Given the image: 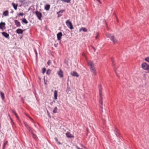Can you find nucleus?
Returning <instances> with one entry per match:
<instances>
[{
    "instance_id": "f03ea898",
    "label": "nucleus",
    "mask_w": 149,
    "mask_h": 149,
    "mask_svg": "<svg viewBox=\"0 0 149 149\" xmlns=\"http://www.w3.org/2000/svg\"><path fill=\"white\" fill-rule=\"evenodd\" d=\"M66 24L68 27L70 29H73L72 24L71 21L69 20H67L66 22Z\"/></svg>"
},
{
    "instance_id": "2f4dec72",
    "label": "nucleus",
    "mask_w": 149,
    "mask_h": 149,
    "mask_svg": "<svg viewBox=\"0 0 149 149\" xmlns=\"http://www.w3.org/2000/svg\"><path fill=\"white\" fill-rule=\"evenodd\" d=\"M51 62L50 61V60H49L48 61L47 63L49 65L51 64Z\"/></svg>"
},
{
    "instance_id": "473e14b6",
    "label": "nucleus",
    "mask_w": 149,
    "mask_h": 149,
    "mask_svg": "<svg viewBox=\"0 0 149 149\" xmlns=\"http://www.w3.org/2000/svg\"><path fill=\"white\" fill-rule=\"evenodd\" d=\"M64 10H60V11H59L58 13H57L58 14V13H63L64 12Z\"/></svg>"
},
{
    "instance_id": "1a4fd4ad",
    "label": "nucleus",
    "mask_w": 149,
    "mask_h": 149,
    "mask_svg": "<svg viewBox=\"0 0 149 149\" xmlns=\"http://www.w3.org/2000/svg\"><path fill=\"white\" fill-rule=\"evenodd\" d=\"M23 32V30L20 29H19L16 31V32L18 34H22Z\"/></svg>"
},
{
    "instance_id": "c85d7f7f",
    "label": "nucleus",
    "mask_w": 149,
    "mask_h": 149,
    "mask_svg": "<svg viewBox=\"0 0 149 149\" xmlns=\"http://www.w3.org/2000/svg\"><path fill=\"white\" fill-rule=\"evenodd\" d=\"M145 60L149 63V57L146 58H145Z\"/></svg>"
},
{
    "instance_id": "2eb2a0df",
    "label": "nucleus",
    "mask_w": 149,
    "mask_h": 149,
    "mask_svg": "<svg viewBox=\"0 0 149 149\" xmlns=\"http://www.w3.org/2000/svg\"><path fill=\"white\" fill-rule=\"evenodd\" d=\"M12 5L14 9L15 10H17V7L18 6V4H16L14 3L13 2L12 3Z\"/></svg>"
},
{
    "instance_id": "a211bd4d",
    "label": "nucleus",
    "mask_w": 149,
    "mask_h": 149,
    "mask_svg": "<svg viewBox=\"0 0 149 149\" xmlns=\"http://www.w3.org/2000/svg\"><path fill=\"white\" fill-rule=\"evenodd\" d=\"M1 96L3 100H4L5 98L4 94V93H3L2 91H0Z\"/></svg>"
},
{
    "instance_id": "bb28decb",
    "label": "nucleus",
    "mask_w": 149,
    "mask_h": 149,
    "mask_svg": "<svg viewBox=\"0 0 149 149\" xmlns=\"http://www.w3.org/2000/svg\"><path fill=\"white\" fill-rule=\"evenodd\" d=\"M42 72L44 74L46 71V69L45 68H44L42 69Z\"/></svg>"
},
{
    "instance_id": "393cba45",
    "label": "nucleus",
    "mask_w": 149,
    "mask_h": 149,
    "mask_svg": "<svg viewBox=\"0 0 149 149\" xmlns=\"http://www.w3.org/2000/svg\"><path fill=\"white\" fill-rule=\"evenodd\" d=\"M57 107H55L54 108V110L53 111V112L54 113H56L57 112Z\"/></svg>"
},
{
    "instance_id": "ea45409f",
    "label": "nucleus",
    "mask_w": 149,
    "mask_h": 149,
    "mask_svg": "<svg viewBox=\"0 0 149 149\" xmlns=\"http://www.w3.org/2000/svg\"><path fill=\"white\" fill-rule=\"evenodd\" d=\"M98 2L100 3H101L100 1V0H97Z\"/></svg>"
},
{
    "instance_id": "c756f323",
    "label": "nucleus",
    "mask_w": 149,
    "mask_h": 149,
    "mask_svg": "<svg viewBox=\"0 0 149 149\" xmlns=\"http://www.w3.org/2000/svg\"><path fill=\"white\" fill-rule=\"evenodd\" d=\"M70 88L67 87V89L66 90V91L67 92V93H68L69 91H70Z\"/></svg>"
},
{
    "instance_id": "f257e3e1",
    "label": "nucleus",
    "mask_w": 149,
    "mask_h": 149,
    "mask_svg": "<svg viewBox=\"0 0 149 149\" xmlns=\"http://www.w3.org/2000/svg\"><path fill=\"white\" fill-rule=\"evenodd\" d=\"M106 37L109 38L114 44H115L118 42V40L115 38L113 34L109 33H107L106 34Z\"/></svg>"
},
{
    "instance_id": "72a5a7b5",
    "label": "nucleus",
    "mask_w": 149,
    "mask_h": 149,
    "mask_svg": "<svg viewBox=\"0 0 149 149\" xmlns=\"http://www.w3.org/2000/svg\"><path fill=\"white\" fill-rule=\"evenodd\" d=\"M24 15V14L23 13H19V14H18V15H19V16H22Z\"/></svg>"
},
{
    "instance_id": "423d86ee",
    "label": "nucleus",
    "mask_w": 149,
    "mask_h": 149,
    "mask_svg": "<svg viewBox=\"0 0 149 149\" xmlns=\"http://www.w3.org/2000/svg\"><path fill=\"white\" fill-rule=\"evenodd\" d=\"M90 70L91 72L95 75H96V72L95 71V69L94 67V66L92 67H90Z\"/></svg>"
},
{
    "instance_id": "f704fd0d",
    "label": "nucleus",
    "mask_w": 149,
    "mask_h": 149,
    "mask_svg": "<svg viewBox=\"0 0 149 149\" xmlns=\"http://www.w3.org/2000/svg\"><path fill=\"white\" fill-rule=\"evenodd\" d=\"M98 38V34L97 33V36L95 37V38L96 39H97Z\"/></svg>"
},
{
    "instance_id": "4be33fe9",
    "label": "nucleus",
    "mask_w": 149,
    "mask_h": 149,
    "mask_svg": "<svg viewBox=\"0 0 149 149\" xmlns=\"http://www.w3.org/2000/svg\"><path fill=\"white\" fill-rule=\"evenodd\" d=\"M62 2H65V3H69L70 2L71 0H60Z\"/></svg>"
},
{
    "instance_id": "7ed1b4c3",
    "label": "nucleus",
    "mask_w": 149,
    "mask_h": 149,
    "mask_svg": "<svg viewBox=\"0 0 149 149\" xmlns=\"http://www.w3.org/2000/svg\"><path fill=\"white\" fill-rule=\"evenodd\" d=\"M35 13L38 19L40 20H41V18L42 17V13L40 12L36 11L35 12Z\"/></svg>"
},
{
    "instance_id": "58836bf2",
    "label": "nucleus",
    "mask_w": 149,
    "mask_h": 149,
    "mask_svg": "<svg viewBox=\"0 0 149 149\" xmlns=\"http://www.w3.org/2000/svg\"><path fill=\"white\" fill-rule=\"evenodd\" d=\"M12 112H13V113L14 114H15V113H16L13 110V111H12Z\"/></svg>"
},
{
    "instance_id": "c03bdc74",
    "label": "nucleus",
    "mask_w": 149,
    "mask_h": 149,
    "mask_svg": "<svg viewBox=\"0 0 149 149\" xmlns=\"http://www.w3.org/2000/svg\"><path fill=\"white\" fill-rule=\"evenodd\" d=\"M45 84H46V83L45 82Z\"/></svg>"
},
{
    "instance_id": "f3484780",
    "label": "nucleus",
    "mask_w": 149,
    "mask_h": 149,
    "mask_svg": "<svg viewBox=\"0 0 149 149\" xmlns=\"http://www.w3.org/2000/svg\"><path fill=\"white\" fill-rule=\"evenodd\" d=\"M100 103L101 105H100V107L102 108V105L103 104V102H102V97H100Z\"/></svg>"
},
{
    "instance_id": "cd10ccee",
    "label": "nucleus",
    "mask_w": 149,
    "mask_h": 149,
    "mask_svg": "<svg viewBox=\"0 0 149 149\" xmlns=\"http://www.w3.org/2000/svg\"><path fill=\"white\" fill-rule=\"evenodd\" d=\"M8 143V141H6L3 144V148H5L6 145Z\"/></svg>"
},
{
    "instance_id": "7c9ffc66",
    "label": "nucleus",
    "mask_w": 149,
    "mask_h": 149,
    "mask_svg": "<svg viewBox=\"0 0 149 149\" xmlns=\"http://www.w3.org/2000/svg\"><path fill=\"white\" fill-rule=\"evenodd\" d=\"M114 70H115V71L116 72V74L117 75V76L118 77H119V76L118 75V72H117V71L115 69H114Z\"/></svg>"
},
{
    "instance_id": "a19ab883",
    "label": "nucleus",
    "mask_w": 149,
    "mask_h": 149,
    "mask_svg": "<svg viewBox=\"0 0 149 149\" xmlns=\"http://www.w3.org/2000/svg\"><path fill=\"white\" fill-rule=\"evenodd\" d=\"M36 137V136L35 135H34L33 136V137H34V138H35Z\"/></svg>"
},
{
    "instance_id": "c9c22d12",
    "label": "nucleus",
    "mask_w": 149,
    "mask_h": 149,
    "mask_svg": "<svg viewBox=\"0 0 149 149\" xmlns=\"http://www.w3.org/2000/svg\"><path fill=\"white\" fill-rule=\"evenodd\" d=\"M15 115L16 116V117L17 118H18V117L17 116V114L16 113H15Z\"/></svg>"
},
{
    "instance_id": "4468645a",
    "label": "nucleus",
    "mask_w": 149,
    "mask_h": 149,
    "mask_svg": "<svg viewBox=\"0 0 149 149\" xmlns=\"http://www.w3.org/2000/svg\"><path fill=\"white\" fill-rule=\"evenodd\" d=\"M88 64L89 66L91 67H92L94 66V64L91 61H87Z\"/></svg>"
},
{
    "instance_id": "b1692460",
    "label": "nucleus",
    "mask_w": 149,
    "mask_h": 149,
    "mask_svg": "<svg viewBox=\"0 0 149 149\" xmlns=\"http://www.w3.org/2000/svg\"><path fill=\"white\" fill-rule=\"evenodd\" d=\"M51 70L50 69H49L47 70L46 73L47 74L49 75L51 74Z\"/></svg>"
},
{
    "instance_id": "dca6fc26",
    "label": "nucleus",
    "mask_w": 149,
    "mask_h": 149,
    "mask_svg": "<svg viewBox=\"0 0 149 149\" xmlns=\"http://www.w3.org/2000/svg\"><path fill=\"white\" fill-rule=\"evenodd\" d=\"M24 124L25 127L29 130V131H31V128L25 122H24Z\"/></svg>"
},
{
    "instance_id": "f8f14e48",
    "label": "nucleus",
    "mask_w": 149,
    "mask_h": 149,
    "mask_svg": "<svg viewBox=\"0 0 149 149\" xmlns=\"http://www.w3.org/2000/svg\"><path fill=\"white\" fill-rule=\"evenodd\" d=\"M14 22L15 24L17 26L19 27L21 26V24L20 22L18 20H14Z\"/></svg>"
},
{
    "instance_id": "6ab92c4d",
    "label": "nucleus",
    "mask_w": 149,
    "mask_h": 149,
    "mask_svg": "<svg viewBox=\"0 0 149 149\" xmlns=\"http://www.w3.org/2000/svg\"><path fill=\"white\" fill-rule=\"evenodd\" d=\"M50 7V6L49 4H47L45 6V9L47 10H49Z\"/></svg>"
},
{
    "instance_id": "37998d69",
    "label": "nucleus",
    "mask_w": 149,
    "mask_h": 149,
    "mask_svg": "<svg viewBox=\"0 0 149 149\" xmlns=\"http://www.w3.org/2000/svg\"><path fill=\"white\" fill-rule=\"evenodd\" d=\"M112 63H113V61L112 60Z\"/></svg>"
},
{
    "instance_id": "6e6552de",
    "label": "nucleus",
    "mask_w": 149,
    "mask_h": 149,
    "mask_svg": "<svg viewBox=\"0 0 149 149\" xmlns=\"http://www.w3.org/2000/svg\"><path fill=\"white\" fill-rule=\"evenodd\" d=\"M66 135L68 138H73L74 137V136L69 132L66 133Z\"/></svg>"
},
{
    "instance_id": "e433bc0d",
    "label": "nucleus",
    "mask_w": 149,
    "mask_h": 149,
    "mask_svg": "<svg viewBox=\"0 0 149 149\" xmlns=\"http://www.w3.org/2000/svg\"><path fill=\"white\" fill-rule=\"evenodd\" d=\"M25 0H22V1H20L21 2V3H22V2H23Z\"/></svg>"
},
{
    "instance_id": "9d476101",
    "label": "nucleus",
    "mask_w": 149,
    "mask_h": 149,
    "mask_svg": "<svg viewBox=\"0 0 149 149\" xmlns=\"http://www.w3.org/2000/svg\"><path fill=\"white\" fill-rule=\"evenodd\" d=\"M71 74L73 76H75L77 77H78L79 76V75L75 71L72 72L71 73Z\"/></svg>"
},
{
    "instance_id": "ddd939ff",
    "label": "nucleus",
    "mask_w": 149,
    "mask_h": 149,
    "mask_svg": "<svg viewBox=\"0 0 149 149\" xmlns=\"http://www.w3.org/2000/svg\"><path fill=\"white\" fill-rule=\"evenodd\" d=\"M54 99L55 100H57V94H58V91L56 90H55L54 91Z\"/></svg>"
},
{
    "instance_id": "4c0bfd02",
    "label": "nucleus",
    "mask_w": 149,
    "mask_h": 149,
    "mask_svg": "<svg viewBox=\"0 0 149 149\" xmlns=\"http://www.w3.org/2000/svg\"><path fill=\"white\" fill-rule=\"evenodd\" d=\"M12 112H13V113L14 114H15V113H16L13 110V111H12Z\"/></svg>"
},
{
    "instance_id": "39448f33",
    "label": "nucleus",
    "mask_w": 149,
    "mask_h": 149,
    "mask_svg": "<svg viewBox=\"0 0 149 149\" xmlns=\"http://www.w3.org/2000/svg\"><path fill=\"white\" fill-rule=\"evenodd\" d=\"M5 28V23L3 22H1L0 23V29L3 30Z\"/></svg>"
},
{
    "instance_id": "a878e982",
    "label": "nucleus",
    "mask_w": 149,
    "mask_h": 149,
    "mask_svg": "<svg viewBox=\"0 0 149 149\" xmlns=\"http://www.w3.org/2000/svg\"><path fill=\"white\" fill-rule=\"evenodd\" d=\"M102 89L101 88H100V89H99V94H100V97H102Z\"/></svg>"
},
{
    "instance_id": "20e7f679",
    "label": "nucleus",
    "mask_w": 149,
    "mask_h": 149,
    "mask_svg": "<svg viewBox=\"0 0 149 149\" xmlns=\"http://www.w3.org/2000/svg\"><path fill=\"white\" fill-rule=\"evenodd\" d=\"M57 74L61 78H62L63 77V71L60 69L57 72Z\"/></svg>"
},
{
    "instance_id": "aec40b11",
    "label": "nucleus",
    "mask_w": 149,
    "mask_h": 149,
    "mask_svg": "<svg viewBox=\"0 0 149 149\" xmlns=\"http://www.w3.org/2000/svg\"><path fill=\"white\" fill-rule=\"evenodd\" d=\"M3 15L4 16H7L8 15V10H6L4 11L3 13Z\"/></svg>"
},
{
    "instance_id": "79ce46f5",
    "label": "nucleus",
    "mask_w": 149,
    "mask_h": 149,
    "mask_svg": "<svg viewBox=\"0 0 149 149\" xmlns=\"http://www.w3.org/2000/svg\"><path fill=\"white\" fill-rule=\"evenodd\" d=\"M117 21L118 22V18H117Z\"/></svg>"
},
{
    "instance_id": "0eeeda50",
    "label": "nucleus",
    "mask_w": 149,
    "mask_h": 149,
    "mask_svg": "<svg viewBox=\"0 0 149 149\" xmlns=\"http://www.w3.org/2000/svg\"><path fill=\"white\" fill-rule=\"evenodd\" d=\"M63 35L61 32L58 33L57 35V40H60Z\"/></svg>"
},
{
    "instance_id": "412c9836",
    "label": "nucleus",
    "mask_w": 149,
    "mask_h": 149,
    "mask_svg": "<svg viewBox=\"0 0 149 149\" xmlns=\"http://www.w3.org/2000/svg\"><path fill=\"white\" fill-rule=\"evenodd\" d=\"M83 31L84 32H87V29L84 27H82L79 30L80 31Z\"/></svg>"
},
{
    "instance_id": "9b49d317",
    "label": "nucleus",
    "mask_w": 149,
    "mask_h": 149,
    "mask_svg": "<svg viewBox=\"0 0 149 149\" xmlns=\"http://www.w3.org/2000/svg\"><path fill=\"white\" fill-rule=\"evenodd\" d=\"M2 35L6 38H8L9 37V35L7 33L5 32H3L1 33Z\"/></svg>"
},
{
    "instance_id": "5701e85b",
    "label": "nucleus",
    "mask_w": 149,
    "mask_h": 149,
    "mask_svg": "<svg viewBox=\"0 0 149 149\" xmlns=\"http://www.w3.org/2000/svg\"><path fill=\"white\" fill-rule=\"evenodd\" d=\"M22 22L25 23V24H27L28 23V22L27 21L26 19H23L22 20Z\"/></svg>"
}]
</instances>
